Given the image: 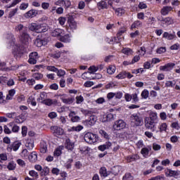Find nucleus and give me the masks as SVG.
<instances>
[{
	"mask_svg": "<svg viewBox=\"0 0 180 180\" xmlns=\"http://www.w3.org/2000/svg\"><path fill=\"white\" fill-rule=\"evenodd\" d=\"M130 121L131 126L134 127H139V126H143V117H141L140 115L137 114H133L130 117Z\"/></svg>",
	"mask_w": 180,
	"mask_h": 180,
	"instance_id": "obj_1",
	"label": "nucleus"
},
{
	"mask_svg": "<svg viewBox=\"0 0 180 180\" xmlns=\"http://www.w3.org/2000/svg\"><path fill=\"white\" fill-rule=\"evenodd\" d=\"M84 139L85 142L89 143V144H94V143L98 141V136L91 132L85 134Z\"/></svg>",
	"mask_w": 180,
	"mask_h": 180,
	"instance_id": "obj_2",
	"label": "nucleus"
},
{
	"mask_svg": "<svg viewBox=\"0 0 180 180\" xmlns=\"http://www.w3.org/2000/svg\"><path fill=\"white\" fill-rule=\"evenodd\" d=\"M20 41L25 46L29 44L30 42V36L27 34V31L21 32V34H20Z\"/></svg>",
	"mask_w": 180,
	"mask_h": 180,
	"instance_id": "obj_3",
	"label": "nucleus"
},
{
	"mask_svg": "<svg viewBox=\"0 0 180 180\" xmlns=\"http://www.w3.org/2000/svg\"><path fill=\"white\" fill-rule=\"evenodd\" d=\"M157 124H158V122L145 120V126L150 131H155L157 130Z\"/></svg>",
	"mask_w": 180,
	"mask_h": 180,
	"instance_id": "obj_4",
	"label": "nucleus"
},
{
	"mask_svg": "<svg viewBox=\"0 0 180 180\" xmlns=\"http://www.w3.org/2000/svg\"><path fill=\"white\" fill-rule=\"evenodd\" d=\"M112 129L114 130H123L126 129V122L123 120H119L115 122Z\"/></svg>",
	"mask_w": 180,
	"mask_h": 180,
	"instance_id": "obj_5",
	"label": "nucleus"
},
{
	"mask_svg": "<svg viewBox=\"0 0 180 180\" xmlns=\"http://www.w3.org/2000/svg\"><path fill=\"white\" fill-rule=\"evenodd\" d=\"M22 146V143L19 141H15L12 144H9L7 146V151L8 153H11L13 150V151H18L19 150V148Z\"/></svg>",
	"mask_w": 180,
	"mask_h": 180,
	"instance_id": "obj_6",
	"label": "nucleus"
},
{
	"mask_svg": "<svg viewBox=\"0 0 180 180\" xmlns=\"http://www.w3.org/2000/svg\"><path fill=\"white\" fill-rule=\"evenodd\" d=\"M68 30H71V32H74V30H77V22L75 21L74 18H69L68 20Z\"/></svg>",
	"mask_w": 180,
	"mask_h": 180,
	"instance_id": "obj_7",
	"label": "nucleus"
},
{
	"mask_svg": "<svg viewBox=\"0 0 180 180\" xmlns=\"http://www.w3.org/2000/svg\"><path fill=\"white\" fill-rule=\"evenodd\" d=\"M96 120H98V117L95 115H91L89 120H86L84 121V124L87 126V127H91V126H94L95 123H96Z\"/></svg>",
	"mask_w": 180,
	"mask_h": 180,
	"instance_id": "obj_8",
	"label": "nucleus"
},
{
	"mask_svg": "<svg viewBox=\"0 0 180 180\" xmlns=\"http://www.w3.org/2000/svg\"><path fill=\"white\" fill-rule=\"evenodd\" d=\"M54 5H56V6H65V8H70V6H71V1H70V0H58L54 2Z\"/></svg>",
	"mask_w": 180,
	"mask_h": 180,
	"instance_id": "obj_9",
	"label": "nucleus"
},
{
	"mask_svg": "<svg viewBox=\"0 0 180 180\" xmlns=\"http://www.w3.org/2000/svg\"><path fill=\"white\" fill-rule=\"evenodd\" d=\"M51 130L53 131V134H55V136H63V134H64V129L59 127H51Z\"/></svg>",
	"mask_w": 180,
	"mask_h": 180,
	"instance_id": "obj_10",
	"label": "nucleus"
},
{
	"mask_svg": "<svg viewBox=\"0 0 180 180\" xmlns=\"http://www.w3.org/2000/svg\"><path fill=\"white\" fill-rule=\"evenodd\" d=\"M174 67H175V63H169L163 66H160V71H171Z\"/></svg>",
	"mask_w": 180,
	"mask_h": 180,
	"instance_id": "obj_11",
	"label": "nucleus"
},
{
	"mask_svg": "<svg viewBox=\"0 0 180 180\" xmlns=\"http://www.w3.org/2000/svg\"><path fill=\"white\" fill-rule=\"evenodd\" d=\"M166 176H174V178H176V176H179L180 172L179 171H173L172 169H167L165 172Z\"/></svg>",
	"mask_w": 180,
	"mask_h": 180,
	"instance_id": "obj_12",
	"label": "nucleus"
},
{
	"mask_svg": "<svg viewBox=\"0 0 180 180\" xmlns=\"http://www.w3.org/2000/svg\"><path fill=\"white\" fill-rule=\"evenodd\" d=\"M34 44L35 46H37V47H41V46H46V44H47V39L38 38L35 40Z\"/></svg>",
	"mask_w": 180,
	"mask_h": 180,
	"instance_id": "obj_13",
	"label": "nucleus"
},
{
	"mask_svg": "<svg viewBox=\"0 0 180 180\" xmlns=\"http://www.w3.org/2000/svg\"><path fill=\"white\" fill-rule=\"evenodd\" d=\"M171 11H174V8L172 6H164L160 11L161 15L163 16H167L171 12Z\"/></svg>",
	"mask_w": 180,
	"mask_h": 180,
	"instance_id": "obj_14",
	"label": "nucleus"
},
{
	"mask_svg": "<svg viewBox=\"0 0 180 180\" xmlns=\"http://www.w3.org/2000/svg\"><path fill=\"white\" fill-rule=\"evenodd\" d=\"M145 120H149L150 122H155L158 123V117L157 116V113L150 112L149 117H146Z\"/></svg>",
	"mask_w": 180,
	"mask_h": 180,
	"instance_id": "obj_15",
	"label": "nucleus"
},
{
	"mask_svg": "<svg viewBox=\"0 0 180 180\" xmlns=\"http://www.w3.org/2000/svg\"><path fill=\"white\" fill-rule=\"evenodd\" d=\"M30 30L36 32V33H40V24L32 23L30 25Z\"/></svg>",
	"mask_w": 180,
	"mask_h": 180,
	"instance_id": "obj_16",
	"label": "nucleus"
},
{
	"mask_svg": "<svg viewBox=\"0 0 180 180\" xmlns=\"http://www.w3.org/2000/svg\"><path fill=\"white\" fill-rule=\"evenodd\" d=\"M112 147V143L110 141L106 142L105 144L99 146L98 150L100 151H105V150H109Z\"/></svg>",
	"mask_w": 180,
	"mask_h": 180,
	"instance_id": "obj_17",
	"label": "nucleus"
},
{
	"mask_svg": "<svg viewBox=\"0 0 180 180\" xmlns=\"http://www.w3.org/2000/svg\"><path fill=\"white\" fill-rule=\"evenodd\" d=\"M150 151H151L150 146L148 148H143L141 150V154L143 155V157H144V158H147L148 157V154L150 153Z\"/></svg>",
	"mask_w": 180,
	"mask_h": 180,
	"instance_id": "obj_18",
	"label": "nucleus"
},
{
	"mask_svg": "<svg viewBox=\"0 0 180 180\" xmlns=\"http://www.w3.org/2000/svg\"><path fill=\"white\" fill-rule=\"evenodd\" d=\"M65 148L70 151H72V150H74V143L71 142L70 139H68L65 141Z\"/></svg>",
	"mask_w": 180,
	"mask_h": 180,
	"instance_id": "obj_19",
	"label": "nucleus"
},
{
	"mask_svg": "<svg viewBox=\"0 0 180 180\" xmlns=\"http://www.w3.org/2000/svg\"><path fill=\"white\" fill-rule=\"evenodd\" d=\"M160 22H164V23H165V25H167V26L169 25H172L174 22V18H172V17L162 18V20H160Z\"/></svg>",
	"mask_w": 180,
	"mask_h": 180,
	"instance_id": "obj_20",
	"label": "nucleus"
},
{
	"mask_svg": "<svg viewBox=\"0 0 180 180\" xmlns=\"http://www.w3.org/2000/svg\"><path fill=\"white\" fill-rule=\"evenodd\" d=\"M28 158L30 162H36L37 161V153L32 152Z\"/></svg>",
	"mask_w": 180,
	"mask_h": 180,
	"instance_id": "obj_21",
	"label": "nucleus"
},
{
	"mask_svg": "<svg viewBox=\"0 0 180 180\" xmlns=\"http://www.w3.org/2000/svg\"><path fill=\"white\" fill-rule=\"evenodd\" d=\"M15 32H19L20 34H22V32H27L25 27L22 24H18L15 26Z\"/></svg>",
	"mask_w": 180,
	"mask_h": 180,
	"instance_id": "obj_22",
	"label": "nucleus"
},
{
	"mask_svg": "<svg viewBox=\"0 0 180 180\" xmlns=\"http://www.w3.org/2000/svg\"><path fill=\"white\" fill-rule=\"evenodd\" d=\"M44 105H46V106H51V105H56L57 103V100H51L50 98L44 100V103H42Z\"/></svg>",
	"mask_w": 180,
	"mask_h": 180,
	"instance_id": "obj_23",
	"label": "nucleus"
},
{
	"mask_svg": "<svg viewBox=\"0 0 180 180\" xmlns=\"http://www.w3.org/2000/svg\"><path fill=\"white\" fill-rule=\"evenodd\" d=\"M8 126L11 127V131H13V133H18V131H19V126L15 124L13 122H10Z\"/></svg>",
	"mask_w": 180,
	"mask_h": 180,
	"instance_id": "obj_24",
	"label": "nucleus"
},
{
	"mask_svg": "<svg viewBox=\"0 0 180 180\" xmlns=\"http://www.w3.org/2000/svg\"><path fill=\"white\" fill-rule=\"evenodd\" d=\"M40 152L44 154L47 153V143L42 141L40 143Z\"/></svg>",
	"mask_w": 180,
	"mask_h": 180,
	"instance_id": "obj_25",
	"label": "nucleus"
},
{
	"mask_svg": "<svg viewBox=\"0 0 180 180\" xmlns=\"http://www.w3.org/2000/svg\"><path fill=\"white\" fill-rule=\"evenodd\" d=\"M37 15V10H30L25 14V18H34Z\"/></svg>",
	"mask_w": 180,
	"mask_h": 180,
	"instance_id": "obj_26",
	"label": "nucleus"
},
{
	"mask_svg": "<svg viewBox=\"0 0 180 180\" xmlns=\"http://www.w3.org/2000/svg\"><path fill=\"white\" fill-rule=\"evenodd\" d=\"M120 0H108V4L115 10V6H117V4H120Z\"/></svg>",
	"mask_w": 180,
	"mask_h": 180,
	"instance_id": "obj_27",
	"label": "nucleus"
},
{
	"mask_svg": "<svg viewBox=\"0 0 180 180\" xmlns=\"http://www.w3.org/2000/svg\"><path fill=\"white\" fill-rule=\"evenodd\" d=\"M70 37H71V36H70V34H67L63 37H60V41H63V43H70V41H71Z\"/></svg>",
	"mask_w": 180,
	"mask_h": 180,
	"instance_id": "obj_28",
	"label": "nucleus"
},
{
	"mask_svg": "<svg viewBox=\"0 0 180 180\" xmlns=\"http://www.w3.org/2000/svg\"><path fill=\"white\" fill-rule=\"evenodd\" d=\"M46 98H47V94H46V92H41L39 97L37 99V102L44 103V101H46Z\"/></svg>",
	"mask_w": 180,
	"mask_h": 180,
	"instance_id": "obj_29",
	"label": "nucleus"
},
{
	"mask_svg": "<svg viewBox=\"0 0 180 180\" xmlns=\"http://www.w3.org/2000/svg\"><path fill=\"white\" fill-rule=\"evenodd\" d=\"M64 150V146H59V147H58L56 149V150L54 151V153H53V155L55 156V157H60V155H61V150Z\"/></svg>",
	"mask_w": 180,
	"mask_h": 180,
	"instance_id": "obj_30",
	"label": "nucleus"
},
{
	"mask_svg": "<svg viewBox=\"0 0 180 180\" xmlns=\"http://www.w3.org/2000/svg\"><path fill=\"white\" fill-rule=\"evenodd\" d=\"M163 37L165 39H167V40H174V39H175V34H169L168 32H164Z\"/></svg>",
	"mask_w": 180,
	"mask_h": 180,
	"instance_id": "obj_31",
	"label": "nucleus"
},
{
	"mask_svg": "<svg viewBox=\"0 0 180 180\" xmlns=\"http://www.w3.org/2000/svg\"><path fill=\"white\" fill-rule=\"evenodd\" d=\"M49 30L47 24H40L39 33H46Z\"/></svg>",
	"mask_w": 180,
	"mask_h": 180,
	"instance_id": "obj_32",
	"label": "nucleus"
},
{
	"mask_svg": "<svg viewBox=\"0 0 180 180\" xmlns=\"http://www.w3.org/2000/svg\"><path fill=\"white\" fill-rule=\"evenodd\" d=\"M98 6L101 8V9H108V3H106V0H101V1L98 3Z\"/></svg>",
	"mask_w": 180,
	"mask_h": 180,
	"instance_id": "obj_33",
	"label": "nucleus"
},
{
	"mask_svg": "<svg viewBox=\"0 0 180 180\" xmlns=\"http://www.w3.org/2000/svg\"><path fill=\"white\" fill-rule=\"evenodd\" d=\"M63 103H66L68 105H71V103H74L75 98L74 97L68 98H61Z\"/></svg>",
	"mask_w": 180,
	"mask_h": 180,
	"instance_id": "obj_34",
	"label": "nucleus"
},
{
	"mask_svg": "<svg viewBox=\"0 0 180 180\" xmlns=\"http://www.w3.org/2000/svg\"><path fill=\"white\" fill-rule=\"evenodd\" d=\"M61 34V30L60 29H55L51 32V36L53 37H58Z\"/></svg>",
	"mask_w": 180,
	"mask_h": 180,
	"instance_id": "obj_35",
	"label": "nucleus"
},
{
	"mask_svg": "<svg viewBox=\"0 0 180 180\" xmlns=\"http://www.w3.org/2000/svg\"><path fill=\"white\" fill-rule=\"evenodd\" d=\"M84 129V127L79 125L77 127H72L71 129H68V131H81Z\"/></svg>",
	"mask_w": 180,
	"mask_h": 180,
	"instance_id": "obj_36",
	"label": "nucleus"
},
{
	"mask_svg": "<svg viewBox=\"0 0 180 180\" xmlns=\"http://www.w3.org/2000/svg\"><path fill=\"white\" fill-rule=\"evenodd\" d=\"M122 52L124 54H126L127 56H130L133 54V50H131L130 48H125L122 50Z\"/></svg>",
	"mask_w": 180,
	"mask_h": 180,
	"instance_id": "obj_37",
	"label": "nucleus"
},
{
	"mask_svg": "<svg viewBox=\"0 0 180 180\" xmlns=\"http://www.w3.org/2000/svg\"><path fill=\"white\" fill-rule=\"evenodd\" d=\"M100 174L101 175V176H104L106 177L108 176V175H109V174H108V171H106V167H101L100 169Z\"/></svg>",
	"mask_w": 180,
	"mask_h": 180,
	"instance_id": "obj_38",
	"label": "nucleus"
},
{
	"mask_svg": "<svg viewBox=\"0 0 180 180\" xmlns=\"http://www.w3.org/2000/svg\"><path fill=\"white\" fill-rule=\"evenodd\" d=\"M137 160H140V156L137 154L128 157V160H129L130 162H131V161H137Z\"/></svg>",
	"mask_w": 180,
	"mask_h": 180,
	"instance_id": "obj_39",
	"label": "nucleus"
},
{
	"mask_svg": "<svg viewBox=\"0 0 180 180\" xmlns=\"http://www.w3.org/2000/svg\"><path fill=\"white\" fill-rule=\"evenodd\" d=\"M127 77V72H121L118 75L116 76V78H118V79H124V78H126Z\"/></svg>",
	"mask_w": 180,
	"mask_h": 180,
	"instance_id": "obj_40",
	"label": "nucleus"
},
{
	"mask_svg": "<svg viewBox=\"0 0 180 180\" xmlns=\"http://www.w3.org/2000/svg\"><path fill=\"white\" fill-rule=\"evenodd\" d=\"M115 13H117V16H122V15H123V13H124V8H115Z\"/></svg>",
	"mask_w": 180,
	"mask_h": 180,
	"instance_id": "obj_41",
	"label": "nucleus"
},
{
	"mask_svg": "<svg viewBox=\"0 0 180 180\" xmlns=\"http://www.w3.org/2000/svg\"><path fill=\"white\" fill-rule=\"evenodd\" d=\"M6 39L12 41L11 44H15V41H14L15 37L13 36V34L12 33L7 34Z\"/></svg>",
	"mask_w": 180,
	"mask_h": 180,
	"instance_id": "obj_42",
	"label": "nucleus"
},
{
	"mask_svg": "<svg viewBox=\"0 0 180 180\" xmlns=\"http://www.w3.org/2000/svg\"><path fill=\"white\" fill-rule=\"evenodd\" d=\"M11 127H9V124L8 125H5L4 127V131L6 134H11L12 133V130H11Z\"/></svg>",
	"mask_w": 180,
	"mask_h": 180,
	"instance_id": "obj_43",
	"label": "nucleus"
},
{
	"mask_svg": "<svg viewBox=\"0 0 180 180\" xmlns=\"http://www.w3.org/2000/svg\"><path fill=\"white\" fill-rule=\"evenodd\" d=\"M165 86L167 88H174V86H175V81H167L165 83Z\"/></svg>",
	"mask_w": 180,
	"mask_h": 180,
	"instance_id": "obj_44",
	"label": "nucleus"
},
{
	"mask_svg": "<svg viewBox=\"0 0 180 180\" xmlns=\"http://www.w3.org/2000/svg\"><path fill=\"white\" fill-rule=\"evenodd\" d=\"M112 172L114 174V175H117L119 172H120V166H115L112 169Z\"/></svg>",
	"mask_w": 180,
	"mask_h": 180,
	"instance_id": "obj_45",
	"label": "nucleus"
},
{
	"mask_svg": "<svg viewBox=\"0 0 180 180\" xmlns=\"http://www.w3.org/2000/svg\"><path fill=\"white\" fill-rule=\"evenodd\" d=\"M20 2H22V0H14L11 4L7 6V8H13V6H16L18 4H20Z\"/></svg>",
	"mask_w": 180,
	"mask_h": 180,
	"instance_id": "obj_46",
	"label": "nucleus"
},
{
	"mask_svg": "<svg viewBox=\"0 0 180 180\" xmlns=\"http://www.w3.org/2000/svg\"><path fill=\"white\" fill-rule=\"evenodd\" d=\"M123 180H133L134 177L131 176V174L127 173L124 174V176L122 178Z\"/></svg>",
	"mask_w": 180,
	"mask_h": 180,
	"instance_id": "obj_47",
	"label": "nucleus"
},
{
	"mask_svg": "<svg viewBox=\"0 0 180 180\" xmlns=\"http://www.w3.org/2000/svg\"><path fill=\"white\" fill-rule=\"evenodd\" d=\"M115 71H116V68L115 66H110L109 68L107 70V72L108 74H110V75L114 74Z\"/></svg>",
	"mask_w": 180,
	"mask_h": 180,
	"instance_id": "obj_48",
	"label": "nucleus"
},
{
	"mask_svg": "<svg viewBox=\"0 0 180 180\" xmlns=\"http://www.w3.org/2000/svg\"><path fill=\"white\" fill-rule=\"evenodd\" d=\"M7 168L9 169V171H13V169L16 168V165L13 162H9Z\"/></svg>",
	"mask_w": 180,
	"mask_h": 180,
	"instance_id": "obj_49",
	"label": "nucleus"
},
{
	"mask_svg": "<svg viewBox=\"0 0 180 180\" xmlns=\"http://www.w3.org/2000/svg\"><path fill=\"white\" fill-rule=\"evenodd\" d=\"M21 157H23L24 158H29V151H27V149L22 150L21 152Z\"/></svg>",
	"mask_w": 180,
	"mask_h": 180,
	"instance_id": "obj_50",
	"label": "nucleus"
},
{
	"mask_svg": "<svg viewBox=\"0 0 180 180\" xmlns=\"http://www.w3.org/2000/svg\"><path fill=\"white\" fill-rule=\"evenodd\" d=\"M50 172V169L49 167H44L43 169V171L41 173V176H46V175H49V173Z\"/></svg>",
	"mask_w": 180,
	"mask_h": 180,
	"instance_id": "obj_51",
	"label": "nucleus"
},
{
	"mask_svg": "<svg viewBox=\"0 0 180 180\" xmlns=\"http://www.w3.org/2000/svg\"><path fill=\"white\" fill-rule=\"evenodd\" d=\"M105 117H106L107 122H110L112 120H115V115H113V114H112V113L108 114L105 116Z\"/></svg>",
	"mask_w": 180,
	"mask_h": 180,
	"instance_id": "obj_52",
	"label": "nucleus"
},
{
	"mask_svg": "<svg viewBox=\"0 0 180 180\" xmlns=\"http://www.w3.org/2000/svg\"><path fill=\"white\" fill-rule=\"evenodd\" d=\"M124 32H126V28H122V30H120L118 33L117 34V39L118 40H120V36H122L123 34V33H124Z\"/></svg>",
	"mask_w": 180,
	"mask_h": 180,
	"instance_id": "obj_53",
	"label": "nucleus"
},
{
	"mask_svg": "<svg viewBox=\"0 0 180 180\" xmlns=\"http://www.w3.org/2000/svg\"><path fill=\"white\" fill-rule=\"evenodd\" d=\"M18 8H16L13 9V11H10V13L8 14V18L10 19H11V18H13V15H16V13L18 12Z\"/></svg>",
	"mask_w": 180,
	"mask_h": 180,
	"instance_id": "obj_54",
	"label": "nucleus"
},
{
	"mask_svg": "<svg viewBox=\"0 0 180 180\" xmlns=\"http://www.w3.org/2000/svg\"><path fill=\"white\" fill-rule=\"evenodd\" d=\"M33 77L34 79H37V81H39V79H41V78H43V75L41 73H34L33 75Z\"/></svg>",
	"mask_w": 180,
	"mask_h": 180,
	"instance_id": "obj_55",
	"label": "nucleus"
},
{
	"mask_svg": "<svg viewBox=\"0 0 180 180\" xmlns=\"http://www.w3.org/2000/svg\"><path fill=\"white\" fill-rule=\"evenodd\" d=\"M99 133H100V134H101L103 137H104V139H109V135H108V133H106V131H105L104 130L101 129V130L99 131Z\"/></svg>",
	"mask_w": 180,
	"mask_h": 180,
	"instance_id": "obj_56",
	"label": "nucleus"
},
{
	"mask_svg": "<svg viewBox=\"0 0 180 180\" xmlns=\"http://www.w3.org/2000/svg\"><path fill=\"white\" fill-rule=\"evenodd\" d=\"M56 74L58 77H64V75H65V71H64L63 70L58 69V71H56Z\"/></svg>",
	"mask_w": 180,
	"mask_h": 180,
	"instance_id": "obj_57",
	"label": "nucleus"
},
{
	"mask_svg": "<svg viewBox=\"0 0 180 180\" xmlns=\"http://www.w3.org/2000/svg\"><path fill=\"white\" fill-rule=\"evenodd\" d=\"M148 95H149V93H148V91L147 90H143L141 93V96L144 99H147L148 98Z\"/></svg>",
	"mask_w": 180,
	"mask_h": 180,
	"instance_id": "obj_58",
	"label": "nucleus"
},
{
	"mask_svg": "<svg viewBox=\"0 0 180 180\" xmlns=\"http://www.w3.org/2000/svg\"><path fill=\"white\" fill-rule=\"evenodd\" d=\"M25 147H27L28 150H32L34 147V145L33 144V142H27L25 144Z\"/></svg>",
	"mask_w": 180,
	"mask_h": 180,
	"instance_id": "obj_59",
	"label": "nucleus"
},
{
	"mask_svg": "<svg viewBox=\"0 0 180 180\" xmlns=\"http://www.w3.org/2000/svg\"><path fill=\"white\" fill-rule=\"evenodd\" d=\"M74 160L72 159H69L68 161L67 162L66 165H65V168H67V169H71V164H72Z\"/></svg>",
	"mask_w": 180,
	"mask_h": 180,
	"instance_id": "obj_60",
	"label": "nucleus"
},
{
	"mask_svg": "<svg viewBox=\"0 0 180 180\" xmlns=\"http://www.w3.org/2000/svg\"><path fill=\"white\" fill-rule=\"evenodd\" d=\"M158 54H162V53H165L167 51V49L165 47H160L157 49Z\"/></svg>",
	"mask_w": 180,
	"mask_h": 180,
	"instance_id": "obj_61",
	"label": "nucleus"
},
{
	"mask_svg": "<svg viewBox=\"0 0 180 180\" xmlns=\"http://www.w3.org/2000/svg\"><path fill=\"white\" fill-rule=\"evenodd\" d=\"M167 124L166 123H163L162 124L160 127H159V129H160V131H165V130H167Z\"/></svg>",
	"mask_w": 180,
	"mask_h": 180,
	"instance_id": "obj_62",
	"label": "nucleus"
},
{
	"mask_svg": "<svg viewBox=\"0 0 180 180\" xmlns=\"http://www.w3.org/2000/svg\"><path fill=\"white\" fill-rule=\"evenodd\" d=\"M97 70H98V68L95 66H91L90 68H89V71H90V74H94L96 72Z\"/></svg>",
	"mask_w": 180,
	"mask_h": 180,
	"instance_id": "obj_63",
	"label": "nucleus"
},
{
	"mask_svg": "<svg viewBox=\"0 0 180 180\" xmlns=\"http://www.w3.org/2000/svg\"><path fill=\"white\" fill-rule=\"evenodd\" d=\"M65 20H66V19L64 17H60L58 18V22H59L60 25H61V26H63V25H65Z\"/></svg>",
	"mask_w": 180,
	"mask_h": 180,
	"instance_id": "obj_64",
	"label": "nucleus"
}]
</instances>
